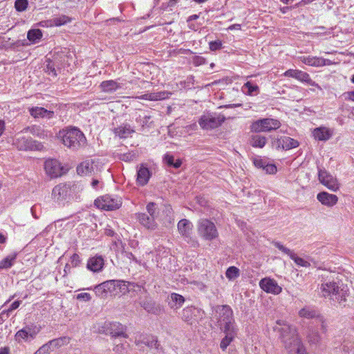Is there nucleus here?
I'll list each match as a JSON object with an SVG mask.
<instances>
[{
  "label": "nucleus",
  "mask_w": 354,
  "mask_h": 354,
  "mask_svg": "<svg viewBox=\"0 0 354 354\" xmlns=\"http://www.w3.org/2000/svg\"><path fill=\"white\" fill-rule=\"evenodd\" d=\"M348 289L342 283L337 292L333 294L332 299L337 301L339 304H343L348 297Z\"/></svg>",
  "instance_id": "nucleus-32"
},
{
  "label": "nucleus",
  "mask_w": 354,
  "mask_h": 354,
  "mask_svg": "<svg viewBox=\"0 0 354 354\" xmlns=\"http://www.w3.org/2000/svg\"><path fill=\"white\" fill-rule=\"evenodd\" d=\"M42 32L40 29H31L28 32V40L33 43H37L42 37Z\"/></svg>",
  "instance_id": "nucleus-38"
},
{
  "label": "nucleus",
  "mask_w": 354,
  "mask_h": 354,
  "mask_svg": "<svg viewBox=\"0 0 354 354\" xmlns=\"http://www.w3.org/2000/svg\"><path fill=\"white\" fill-rule=\"evenodd\" d=\"M267 142V139L265 136L261 135H252L250 140V144L253 147L263 148Z\"/></svg>",
  "instance_id": "nucleus-33"
},
{
  "label": "nucleus",
  "mask_w": 354,
  "mask_h": 354,
  "mask_svg": "<svg viewBox=\"0 0 354 354\" xmlns=\"http://www.w3.org/2000/svg\"><path fill=\"white\" fill-rule=\"evenodd\" d=\"M167 96V94L165 92H158L156 93H147L145 95H142L139 98L142 100H160L162 99H165Z\"/></svg>",
  "instance_id": "nucleus-39"
},
{
  "label": "nucleus",
  "mask_w": 354,
  "mask_h": 354,
  "mask_svg": "<svg viewBox=\"0 0 354 354\" xmlns=\"http://www.w3.org/2000/svg\"><path fill=\"white\" fill-rule=\"evenodd\" d=\"M66 337H59L57 339H53L48 342V343L51 348H59L66 343Z\"/></svg>",
  "instance_id": "nucleus-47"
},
{
  "label": "nucleus",
  "mask_w": 354,
  "mask_h": 354,
  "mask_svg": "<svg viewBox=\"0 0 354 354\" xmlns=\"http://www.w3.org/2000/svg\"><path fill=\"white\" fill-rule=\"evenodd\" d=\"M226 277L230 279H235L239 276V269L235 266H230L225 272Z\"/></svg>",
  "instance_id": "nucleus-45"
},
{
  "label": "nucleus",
  "mask_w": 354,
  "mask_h": 354,
  "mask_svg": "<svg viewBox=\"0 0 354 354\" xmlns=\"http://www.w3.org/2000/svg\"><path fill=\"white\" fill-rule=\"evenodd\" d=\"M13 144L19 150L21 151L39 149L41 146V143L33 140L30 137L24 136H18Z\"/></svg>",
  "instance_id": "nucleus-10"
},
{
  "label": "nucleus",
  "mask_w": 354,
  "mask_h": 354,
  "mask_svg": "<svg viewBox=\"0 0 354 354\" xmlns=\"http://www.w3.org/2000/svg\"><path fill=\"white\" fill-rule=\"evenodd\" d=\"M341 284L334 281H326L321 285L320 290L323 297H333V294L337 292Z\"/></svg>",
  "instance_id": "nucleus-20"
},
{
  "label": "nucleus",
  "mask_w": 354,
  "mask_h": 354,
  "mask_svg": "<svg viewBox=\"0 0 354 354\" xmlns=\"http://www.w3.org/2000/svg\"><path fill=\"white\" fill-rule=\"evenodd\" d=\"M215 312L218 315L216 319L218 324L234 320L233 310L228 305L216 306Z\"/></svg>",
  "instance_id": "nucleus-13"
},
{
  "label": "nucleus",
  "mask_w": 354,
  "mask_h": 354,
  "mask_svg": "<svg viewBox=\"0 0 354 354\" xmlns=\"http://www.w3.org/2000/svg\"><path fill=\"white\" fill-rule=\"evenodd\" d=\"M313 59L314 57L311 56H301L299 57V59L304 64H307L308 66H313Z\"/></svg>",
  "instance_id": "nucleus-62"
},
{
  "label": "nucleus",
  "mask_w": 354,
  "mask_h": 354,
  "mask_svg": "<svg viewBox=\"0 0 354 354\" xmlns=\"http://www.w3.org/2000/svg\"><path fill=\"white\" fill-rule=\"evenodd\" d=\"M140 305L147 312L151 314L160 315L163 311L162 308L160 304H156L150 299H147L140 302Z\"/></svg>",
  "instance_id": "nucleus-23"
},
{
  "label": "nucleus",
  "mask_w": 354,
  "mask_h": 354,
  "mask_svg": "<svg viewBox=\"0 0 354 354\" xmlns=\"http://www.w3.org/2000/svg\"><path fill=\"white\" fill-rule=\"evenodd\" d=\"M236 336V335H225L220 343L221 350L225 351L231 342H233Z\"/></svg>",
  "instance_id": "nucleus-44"
},
{
  "label": "nucleus",
  "mask_w": 354,
  "mask_h": 354,
  "mask_svg": "<svg viewBox=\"0 0 354 354\" xmlns=\"http://www.w3.org/2000/svg\"><path fill=\"white\" fill-rule=\"evenodd\" d=\"M206 63V59L203 57L201 56H195L193 58V64L196 66H198Z\"/></svg>",
  "instance_id": "nucleus-63"
},
{
  "label": "nucleus",
  "mask_w": 354,
  "mask_h": 354,
  "mask_svg": "<svg viewBox=\"0 0 354 354\" xmlns=\"http://www.w3.org/2000/svg\"><path fill=\"white\" fill-rule=\"evenodd\" d=\"M281 123L273 118L259 119L253 122L250 126L251 131L255 133L268 132L279 129Z\"/></svg>",
  "instance_id": "nucleus-3"
},
{
  "label": "nucleus",
  "mask_w": 354,
  "mask_h": 354,
  "mask_svg": "<svg viewBox=\"0 0 354 354\" xmlns=\"http://www.w3.org/2000/svg\"><path fill=\"white\" fill-rule=\"evenodd\" d=\"M209 49L212 51H215L219 50L222 47V42L219 40L210 41L209 44Z\"/></svg>",
  "instance_id": "nucleus-61"
},
{
  "label": "nucleus",
  "mask_w": 354,
  "mask_h": 354,
  "mask_svg": "<svg viewBox=\"0 0 354 354\" xmlns=\"http://www.w3.org/2000/svg\"><path fill=\"white\" fill-rule=\"evenodd\" d=\"M259 286L265 292L274 295H278L282 290V288L278 285L277 281L269 277L262 279L259 281Z\"/></svg>",
  "instance_id": "nucleus-15"
},
{
  "label": "nucleus",
  "mask_w": 354,
  "mask_h": 354,
  "mask_svg": "<svg viewBox=\"0 0 354 354\" xmlns=\"http://www.w3.org/2000/svg\"><path fill=\"white\" fill-rule=\"evenodd\" d=\"M114 133L120 138H127L129 135L134 132V130L129 124H123L114 129Z\"/></svg>",
  "instance_id": "nucleus-30"
},
{
  "label": "nucleus",
  "mask_w": 354,
  "mask_h": 354,
  "mask_svg": "<svg viewBox=\"0 0 354 354\" xmlns=\"http://www.w3.org/2000/svg\"><path fill=\"white\" fill-rule=\"evenodd\" d=\"M50 349H51V348L48 345V343L47 342L46 344H45L43 346H41L36 351V354H49Z\"/></svg>",
  "instance_id": "nucleus-60"
},
{
  "label": "nucleus",
  "mask_w": 354,
  "mask_h": 354,
  "mask_svg": "<svg viewBox=\"0 0 354 354\" xmlns=\"http://www.w3.org/2000/svg\"><path fill=\"white\" fill-rule=\"evenodd\" d=\"M94 169V161L93 160H86L77 166V172L79 175L86 176L91 174Z\"/></svg>",
  "instance_id": "nucleus-25"
},
{
  "label": "nucleus",
  "mask_w": 354,
  "mask_h": 354,
  "mask_svg": "<svg viewBox=\"0 0 354 354\" xmlns=\"http://www.w3.org/2000/svg\"><path fill=\"white\" fill-rule=\"evenodd\" d=\"M58 137L62 144L72 151H77L87 145L84 134L77 127H70L60 130Z\"/></svg>",
  "instance_id": "nucleus-1"
},
{
  "label": "nucleus",
  "mask_w": 354,
  "mask_h": 354,
  "mask_svg": "<svg viewBox=\"0 0 354 354\" xmlns=\"http://www.w3.org/2000/svg\"><path fill=\"white\" fill-rule=\"evenodd\" d=\"M332 135V131L326 127H318L315 129L313 131V136L315 138L321 141L329 140Z\"/></svg>",
  "instance_id": "nucleus-28"
},
{
  "label": "nucleus",
  "mask_w": 354,
  "mask_h": 354,
  "mask_svg": "<svg viewBox=\"0 0 354 354\" xmlns=\"http://www.w3.org/2000/svg\"><path fill=\"white\" fill-rule=\"evenodd\" d=\"M273 245L277 248H278L279 250H281L282 252L288 254L290 258L292 259V256H295V253L290 250V249H288V248L283 246L281 243L279 242H277V241H275V242H273Z\"/></svg>",
  "instance_id": "nucleus-51"
},
{
  "label": "nucleus",
  "mask_w": 354,
  "mask_h": 354,
  "mask_svg": "<svg viewBox=\"0 0 354 354\" xmlns=\"http://www.w3.org/2000/svg\"><path fill=\"white\" fill-rule=\"evenodd\" d=\"M146 209L149 214V216L154 218L155 219L158 217L159 212L156 203L153 202H149L146 206Z\"/></svg>",
  "instance_id": "nucleus-41"
},
{
  "label": "nucleus",
  "mask_w": 354,
  "mask_h": 354,
  "mask_svg": "<svg viewBox=\"0 0 354 354\" xmlns=\"http://www.w3.org/2000/svg\"><path fill=\"white\" fill-rule=\"evenodd\" d=\"M151 119V116L150 115H143V116H141L140 115L138 118H136V122L138 123H139L142 127L147 126V127H149V120Z\"/></svg>",
  "instance_id": "nucleus-55"
},
{
  "label": "nucleus",
  "mask_w": 354,
  "mask_h": 354,
  "mask_svg": "<svg viewBox=\"0 0 354 354\" xmlns=\"http://www.w3.org/2000/svg\"><path fill=\"white\" fill-rule=\"evenodd\" d=\"M308 341L310 344L316 345L320 341V336L317 332L312 331L308 335Z\"/></svg>",
  "instance_id": "nucleus-52"
},
{
  "label": "nucleus",
  "mask_w": 354,
  "mask_h": 354,
  "mask_svg": "<svg viewBox=\"0 0 354 354\" xmlns=\"http://www.w3.org/2000/svg\"><path fill=\"white\" fill-rule=\"evenodd\" d=\"M104 265V260L103 257L102 256L96 255L89 258L86 268L94 272H99L102 270Z\"/></svg>",
  "instance_id": "nucleus-22"
},
{
  "label": "nucleus",
  "mask_w": 354,
  "mask_h": 354,
  "mask_svg": "<svg viewBox=\"0 0 354 354\" xmlns=\"http://www.w3.org/2000/svg\"><path fill=\"white\" fill-rule=\"evenodd\" d=\"M284 346L288 354H306V349L299 337L284 344Z\"/></svg>",
  "instance_id": "nucleus-19"
},
{
  "label": "nucleus",
  "mask_w": 354,
  "mask_h": 354,
  "mask_svg": "<svg viewBox=\"0 0 354 354\" xmlns=\"http://www.w3.org/2000/svg\"><path fill=\"white\" fill-rule=\"evenodd\" d=\"M198 232L201 237L207 241H212L218 235L214 223L205 218L199 220L198 223Z\"/></svg>",
  "instance_id": "nucleus-4"
},
{
  "label": "nucleus",
  "mask_w": 354,
  "mask_h": 354,
  "mask_svg": "<svg viewBox=\"0 0 354 354\" xmlns=\"http://www.w3.org/2000/svg\"><path fill=\"white\" fill-rule=\"evenodd\" d=\"M144 343L149 348H158V340L157 338L154 336L149 337L144 341Z\"/></svg>",
  "instance_id": "nucleus-54"
},
{
  "label": "nucleus",
  "mask_w": 354,
  "mask_h": 354,
  "mask_svg": "<svg viewBox=\"0 0 354 354\" xmlns=\"http://www.w3.org/2000/svg\"><path fill=\"white\" fill-rule=\"evenodd\" d=\"M105 289L106 293H111L112 295H117L118 290H116V280H108L104 281Z\"/></svg>",
  "instance_id": "nucleus-43"
},
{
  "label": "nucleus",
  "mask_w": 354,
  "mask_h": 354,
  "mask_svg": "<svg viewBox=\"0 0 354 354\" xmlns=\"http://www.w3.org/2000/svg\"><path fill=\"white\" fill-rule=\"evenodd\" d=\"M317 199L323 205L332 207L335 205L338 201V197L326 192H321L317 195Z\"/></svg>",
  "instance_id": "nucleus-21"
},
{
  "label": "nucleus",
  "mask_w": 354,
  "mask_h": 354,
  "mask_svg": "<svg viewBox=\"0 0 354 354\" xmlns=\"http://www.w3.org/2000/svg\"><path fill=\"white\" fill-rule=\"evenodd\" d=\"M105 287H106V286H105L104 281L95 286L94 288V291H95V295L100 298H103V299L106 298L107 293L106 292Z\"/></svg>",
  "instance_id": "nucleus-42"
},
{
  "label": "nucleus",
  "mask_w": 354,
  "mask_h": 354,
  "mask_svg": "<svg viewBox=\"0 0 354 354\" xmlns=\"http://www.w3.org/2000/svg\"><path fill=\"white\" fill-rule=\"evenodd\" d=\"M116 290H118V294L125 295L130 292L129 288V281L123 280H116Z\"/></svg>",
  "instance_id": "nucleus-40"
},
{
  "label": "nucleus",
  "mask_w": 354,
  "mask_h": 354,
  "mask_svg": "<svg viewBox=\"0 0 354 354\" xmlns=\"http://www.w3.org/2000/svg\"><path fill=\"white\" fill-rule=\"evenodd\" d=\"M94 204L99 209L112 211L118 209L122 205V201L120 198H113L106 195L96 199Z\"/></svg>",
  "instance_id": "nucleus-8"
},
{
  "label": "nucleus",
  "mask_w": 354,
  "mask_h": 354,
  "mask_svg": "<svg viewBox=\"0 0 354 354\" xmlns=\"http://www.w3.org/2000/svg\"><path fill=\"white\" fill-rule=\"evenodd\" d=\"M127 327L119 322L109 323L106 326V334L112 337H122L127 338Z\"/></svg>",
  "instance_id": "nucleus-17"
},
{
  "label": "nucleus",
  "mask_w": 354,
  "mask_h": 354,
  "mask_svg": "<svg viewBox=\"0 0 354 354\" xmlns=\"http://www.w3.org/2000/svg\"><path fill=\"white\" fill-rule=\"evenodd\" d=\"M177 227L179 233L184 237L187 243L192 242L193 243V245L197 243L192 239L191 235L192 234L193 225L189 220L185 218L181 219L178 223Z\"/></svg>",
  "instance_id": "nucleus-11"
},
{
  "label": "nucleus",
  "mask_w": 354,
  "mask_h": 354,
  "mask_svg": "<svg viewBox=\"0 0 354 354\" xmlns=\"http://www.w3.org/2000/svg\"><path fill=\"white\" fill-rule=\"evenodd\" d=\"M29 113L34 118H48L50 119L54 115V112L48 111L43 107H32L29 109Z\"/></svg>",
  "instance_id": "nucleus-24"
},
{
  "label": "nucleus",
  "mask_w": 354,
  "mask_h": 354,
  "mask_svg": "<svg viewBox=\"0 0 354 354\" xmlns=\"http://www.w3.org/2000/svg\"><path fill=\"white\" fill-rule=\"evenodd\" d=\"M299 315L301 317L306 318V319H317V317L319 316L317 311L310 308L305 307L301 309L299 312Z\"/></svg>",
  "instance_id": "nucleus-36"
},
{
  "label": "nucleus",
  "mask_w": 354,
  "mask_h": 354,
  "mask_svg": "<svg viewBox=\"0 0 354 354\" xmlns=\"http://www.w3.org/2000/svg\"><path fill=\"white\" fill-rule=\"evenodd\" d=\"M318 179L322 185L331 191L336 192L339 188L337 178L323 167H318Z\"/></svg>",
  "instance_id": "nucleus-9"
},
{
  "label": "nucleus",
  "mask_w": 354,
  "mask_h": 354,
  "mask_svg": "<svg viewBox=\"0 0 354 354\" xmlns=\"http://www.w3.org/2000/svg\"><path fill=\"white\" fill-rule=\"evenodd\" d=\"M243 91L249 95H256L259 93V86L252 82H247L242 87Z\"/></svg>",
  "instance_id": "nucleus-34"
},
{
  "label": "nucleus",
  "mask_w": 354,
  "mask_h": 354,
  "mask_svg": "<svg viewBox=\"0 0 354 354\" xmlns=\"http://www.w3.org/2000/svg\"><path fill=\"white\" fill-rule=\"evenodd\" d=\"M185 302V298L182 295L173 292L168 297V305L174 310L180 308Z\"/></svg>",
  "instance_id": "nucleus-27"
},
{
  "label": "nucleus",
  "mask_w": 354,
  "mask_h": 354,
  "mask_svg": "<svg viewBox=\"0 0 354 354\" xmlns=\"http://www.w3.org/2000/svg\"><path fill=\"white\" fill-rule=\"evenodd\" d=\"M292 260H293L294 262L299 266L304 268H308L310 266V262H308L304 259L299 257L298 256H297L296 254H295V256H292Z\"/></svg>",
  "instance_id": "nucleus-50"
},
{
  "label": "nucleus",
  "mask_w": 354,
  "mask_h": 354,
  "mask_svg": "<svg viewBox=\"0 0 354 354\" xmlns=\"http://www.w3.org/2000/svg\"><path fill=\"white\" fill-rule=\"evenodd\" d=\"M15 339L17 341L20 342L21 339H23L26 342L30 340V336L28 335V333L26 331L24 328L19 330L16 334H15Z\"/></svg>",
  "instance_id": "nucleus-53"
},
{
  "label": "nucleus",
  "mask_w": 354,
  "mask_h": 354,
  "mask_svg": "<svg viewBox=\"0 0 354 354\" xmlns=\"http://www.w3.org/2000/svg\"><path fill=\"white\" fill-rule=\"evenodd\" d=\"M283 75L285 77H292L302 82L308 83L311 86L319 87L314 81L311 80L308 73L297 69H289L286 71Z\"/></svg>",
  "instance_id": "nucleus-14"
},
{
  "label": "nucleus",
  "mask_w": 354,
  "mask_h": 354,
  "mask_svg": "<svg viewBox=\"0 0 354 354\" xmlns=\"http://www.w3.org/2000/svg\"><path fill=\"white\" fill-rule=\"evenodd\" d=\"M273 147L283 150H289L299 146V142L288 136H281L272 142Z\"/></svg>",
  "instance_id": "nucleus-12"
},
{
  "label": "nucleus",
  "mask_w": 354,
  "mask_h": 354,
  "mask_svg": "<svg viewBox=\"0 0 354 354\" xmlns=\"http://www.w3.org/2000/svg\"><path fill=\"white\" fill-rule=\"evenodd\" d=\"M225 119L223 115L207 113L201 117L198 124L203 129H213L221 126L225 121Z\"/></svg>",
  "instance_id": "nucleus-6"
},
{
  "label": "nucleus",
  "mask_w": 354,
  "mask_h": 354,
  "mask_svg": "<svg viewBox=\"0 0 354 354\" xmlns=\"http://www.w3.org/2000/svg\"><path fill=\"white\" fill-rule=\"evenodd\" d=\"M51 196L57 204L64 205L71 198V184L64 183L57 185L52 190Z\"/></svg>",
  "instance_id": "nucleus-2"
},
{
  "label": "nucleus",
  "mask_w": 354,
  "mask_h": 354,
  "mask_svg": "<svg viewBox=\"0 0 354 354\" xmlns=\"http://www.w3.org/2000/svg\"><path fill=\"white\" fill-rule=\"evenodd\" d=\"M204 311L193 306L185 308L180 314L181 319L189 325H196L203 319Z\"/></svg>",
  "instance_id": "nucleus-5"
},
{
  "label": "nucleus",
  "mask_w": 354,
  "mask_h": 354,
  "mask_svg": "<svg viewBox=\"0 0 354 354\" xmlns=\"http://www.w3.org/2000/svg\"><path fill=\"white\" fill-rule=\"evenodd\" d=\"M100 87L104 92L111 93L120 88L121 86L114 80H106L100 84Z\"/></svg>",
  "instance_id": "nucleus-31"
},
{
  "label": "nucleus",
  "mask_w": 354,
  "mask_h": 354,
  "mask_svg": "<svg viewBox=\"0 0 354 354\" xmlns=\"http://www.w3.org/2000/svg\"><path fill=\"white\" fill-rule=\"evenodd\" d=\"M28 6V0H16L15 2V8L18 12H23L26 10Z\"/></svg>",
  "instance_id": "nucleus-49"
},
{
  "label": "nucleus",
  "mask_w": 354,
  "mask_h": 354,
  "mask_svg": "<svg viewBox=\"0 0 354 354\" xmlns=\"http://www.w3.org/2000/svg\"><path fill=\"white\" fill-rule=\"evenodd\" d=\"M27 333H28V335L30 336V339H33L35 338L36 335L39 333L40 331L39 328L37 327L36 326L33 325H28L23 328Z\"/></svg>",
  "instance_id": "nucleus-46"
},
{
  "label": "nucleus",
  "mask_w": 354,
  "mask_h": 354,
  "mask_svg": "<svg viewBox=\"0 0 354 354\" xmlns=\"http://www.w3.org/2000/svg\"><path fill=\"white\" fill-rule=\"evenodd\" d=\"M151 177V173L147 167L141 165L137 170V183L140 186L147 184Z\"/></svg>",
  "instance_id": "nucleus-26"
},
{
  "label": "nucleus",
  "mask_w": 354,
  "mask_h": 354,
  "mask_svg": "<svg viewBox=\"0 0 354 354\" xmlns=\"http://www.w3.org/2000/svg\"><path fill=\"white\" fill-rule=\"evenodd\" d=\"M316 320L317 323L320 324V329L322 330V333H326L327 331V324L324 318L319 315L317 317Z\"/></svg>",
  "instance_id": "nucleus-59"
},
{
  "label": "nucleus",
  "mask_w": 354,
  "mask_h": 354,
  "mask_svg": "<svg viewBox=\"0 0 354 354\" xmlns=\"http://www.w3.org/2000/svg\"><path fill=\"white\" fill-rule=\"evenodd\" d=\"M136 218L140 225L147 230H154L157 228V223L156 219L146 213H138L136 214Z\"/></svg>",
  "instance_id": "nucleus-18"
},
{
  "label": "nucleus",
  "mask_w": 354,
  "mask_h": 354,
  "mask_svg": "<svg viewBox=\"0 0 354 354\" xmlns=\"http://www.w3.org/2000/svg\"><path fill=\"white\" fill-rule=\"evenodd\" d=\"M80 263H81V259H80V256L76 253L73 254L71 257L69 264L72 267L75 268V267L79 266Z\"/></svg>",
  "instance_id": "nucleus-58"
},
{
  "label": "nucleus",
  "mask_w": 354,
  "mask_h": 354,
  "mask_svg": "<svg viewBox=\"0 0 354 354\" xmlns=\"http://www.w3.org/2000/svg\"><path fill=\"white\" fill-rule=\"evenodd\" d=\"M44 169L46 174L51 178H57L62 174V167L55 159L47 160L44 164Z\"/></svg>",
  "instance_id": "nucleus-16"
},
{
  "label": "nucleus",
  "mask_w": 354,
  "mask_h": 354,
  "mask_svg": "<svg viewBox=\"0 0 354 354\" xmlns=\"http://www.w3.org/2000/svg\"><path fill=\"white\" fill-rule=\"evenodd\" d=\"M47 64L46 66L45 71L49 75H52L53 76H56V70L54 66V64L50 61L49 59L46 60Z\"/></svg>",
  "instance_id": "nucleus-57"
},
{
  "label": "nucleus",
  "mask_w": 354,
  "mask_h": 354,
  "mask_svg": "<svg viewBox=\"0 0 354 354\" xmlns=\"http://www.w3.org/2000/svg\"><path fill=\"white\" fill-rule=\"evenodd\" d=\"M264 171L266 174H273L277 172V167L273 164H266L264 167Z\"/></svg>",
  "instance_id": "nucleus-64"
},
{
  "label": "nucleus",
  "mask_w": 354,
  "mask_h": 354,
  "mask_svg": "<svg viewBox=\"0 0 354 354\" xmlns=\"http://www.w3.org/2000/svg\"><path fill=\"white\" fill-rule=\"evenodd\" d=\"M218 326L220 330L225 333V335H236L238 328L235 324V321H230L225 323L219 324Z\"/></svg>",
  "instance_id": "nucleus-29"
},
{
  "label": "nucleus",
  "mask_w": 354,
  "mask_h": 354,
  "mask_svg": "<svg viewBox=\"0 0 354 354\" xmlns=\"http://www.w3.org/2000/svg\"><path fill=\"white\" fill-rule=\"evenodd\" d=\"M138 154L136 152L131 151L120 155V160L125 162H131L136 160Z\"/></svg>",
  "instance_id": "nucleus-48"
},
{
  "label": "nucleus",
  "mask_w": 354,
  "mask_h": 354,
  "mask_svg": "<svg viewBox=\"0 0 354 354\" xmlns=\"http://www.w3.org/2000/svg\"><path fill=\"white\" fill-rule=\"evenodd\" d=\"M277 324L280 326L277 330L280 333V338L283 344L299 337L295 326L281 320L277 321Z\"/></svg>",
  "instance_id": "nucleus-7"
},
{
  "label": "nucleus",
  "mask_w": 354,
  "mask_h": 354,
  "mask_svg": "<svg viewBox=\"0 0 354 354\" xmlns=\"http://www.w3.org/2000/svg\"><path fill=\"white\" fill-rule=\"evenodd\" d=\"M23 131H26H26H29L32 135L37 136H39V137H41V136H43L44 134V132H42L39 129V128H38V127H37L35 126L27 127V128L24 129Z\"/></svg>",
  "instance_id": "nucleus-56"
},
{
  "label": "nucleus",
  "mask_w": 354,
  "mask_h": 354,
  "mask_svg": "<svg viewBox=\"0 0 354 354\" xmlns=\"http://www.w3.org/2000/svg\"><path fill=\"white\" fill-rule=\"evenodd\" d=\"M17 254H10L0 261V270L8 269L12 266L16 259Z\"/></svg>",
  "instance_id": "nucleus-37"
},
{
  "label": "nucleus",
  "mask_w": 354,
  "mask_h": 354,
  "mask_svg": "<svg viewBox=\"0 0 354 354\" xmlns=\"http://www.w3.org/2000/svg\"><path fill=\"white\" fill-rule=\"evenodd\" d=\"M163 161L167 166L174 167L175 169L179 168L182 165V161L180 159H174L173 155L167 153L164 156Z\"/></svg>",
  "instance_id": "nucleus-35"
}]
</instances>
